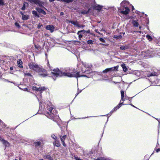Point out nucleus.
Returning a JSON list of instances; mask_svg holds the SVG:
<instances>
[{
  "label": "nucleus",
  "mask_w": 160,
  "mask_h": 160,
  "mask_svg": "<svg viewBox=\"0 0 160 160\" xmlns=\"http://www.w3.org/2000/svg\"><path fill=\"white\" fill-rule=\"evenodd\" d=\"M55 28L52 25H47L46 26V29L47 30H49L51 32H52L54 30Z\"/></svg>",
  "instance_id": "1a4fd4ad"
},
{
  "label": "nucleus",
  "mask_w": 160,
  "mask_h": 160,
  "mask_svg": "<svg viewBox=\"0 0 160 160\" xmlns=\"http://www.w3.org/2000/svg\"><path fill=\"white\" fill-rule=\"evenodd\" d=\"M115 38L117 39H121L122 37L121 35H119L118 36H116Z\"/></svg>",
  "instance_id": "72a5a7b5"
},
{
  "label": "nucleus",
  "mask_w": 160,
  "mask_h": 160,
  "mask_svg": "<svg viewBox=\"0 0 160 160\" xmlns=\"http://www.w3.org/2000/svg\"><path fill=\"white\" fill-rule=\"evenodd\" d=\"M62 13H63V12H61V14H62Z\"/></svg>",
  "instance_id": "69168bd1"
},
{
  "label": "nucleus",
  "mask_w": 160,
  "mask_h": 160,
  "mask_svg": "<svg viewBox=\"0 0 160 160\" xmlns=\"http://www.w3.org/2000/svg\"><path fill=\"white\" fill-rule=\"evenodd\" d=\"M28 19V17L25 15H23L22 16V19L23 20H27Z\"/></svg>",
  "instance_id": "a878e982"
},
{
  "label": "nucleus",
  "mask_w": 160,
  "mask_h": 160,
  "mask_svg": "<svg viewBox=\"0 0 160 160\" xmlns=\"http://www.w3.org/2000/svg\"><path fill=\"white\" fill-rule=\"evenodd\" d=\"M26 4L28 5V3L26 2H24L23 5V6L21 8L22 10H24L25 9V6Z\"/></svg>",
  "instance_id": "5701e85b"
},
{
  "label": "nucleus",
  "mask_w": 160,
  "mask_h": 160,
  "mask_svg": "<svg viewBox=\"0 0 160 160\" xmlns=\"http://www.w3.org/2000/svg\"><path fill=\"white\" fill-rule=\"evenodd\" d=\"M78 35V38L80 40L81 39V38L82 37V35L81 34H79V33Z\"/></svg>",
  "instance_id": "79ce46f5"
},
{
  "label": "nucleus",
  "mask_w": 160,
  "mask_h": 160,
  "mask_svg": "<svg viewBox=\"0 0 160 160\" xmlns=\"http://www.w3.org/2000/svg\"><path fill=\"white\" fill-rule=\"evenodd\" d=\"M127 48H126L125 46H121L120 47V49L121 50H125L126 49H127Z\"/></svg>",
  "instance_id": "c85d7f7f"
},
{
  "label": "nucleus",
  "mask_w": 160,
  "mask_h": 160,
  "mask_svg": "<svg viewBox=\"0 0 160 160\" xmlns=\"http://www.w3.org/2000/svg\"><path fill=\"white\" fill-rule=\"evenodd\" d=\"M102 8V7L99 5L94 6L93 7L94 9L98 10V11H100Z\"/></svg>",
  "instance_id": "f8f14e48"
},
{
  "label": "nucleus",
  "mask_w": 160,
  "mask_h": 160,
  "mask_svg": "<svg viewBox=\"0 0 160 160\" xmlns=\"http://www.w3.org/2000/svg\"><path fill=\"white\" fill-rule=\"evenodd\" d=\"M132 98H133V97H128L127 98H126V99L127 100H128L129 101H131L132 100Z\"/></svg>",
  "instance_id": "58836bf2"
},
{
  "label": "nucleus",
  "mask_w": 160,
  "mask_h": 160,
  "mask_svg": "<svg viewBox=\"0 0 160 160\" xmlns=\"http://www.w3.org/2000/svg\"><path fill=\"white\" fill-rule=\"evenodd\" d=\"M18 62V67L20 68H22L23 66H22V61L20 60L19 59V60L17 62Z\"/></svg>",
  "instance_id": "dca6fc26"
},
{
  "label": "nucleus",
  "mask_w": 160,
  "mask_h": 160,
  "mask_svg": "<svg viewBox=\"0 0 160 160\" xmlns=\"http://www.w3.org/2000/svg\"><path fill=\"white\" fill-rule=\"evenodd\" d=\"M134 7L133 6H132V10L133 11L134 9Z\"/></svg>",
  "instance_id": "6e6d98bb"
},
{
  "label": "nucleus",
  "mask_w": 160,
  "mask_h": 160,
  "mask_svg": "<svg viewBox=\"0 0 160 160\" xmlns=\"http://www.w3.org/2000/svg\"><path fill=\"white\" fill-rule=\"evenodd\" d=\"M118 10H120V9L119 8Z\"/></svg>",
  "instance_id": "774afa93"
},
{
  "label": "nucleus",
  "mask_w": 160,
  "mask_h": 160,
  "mask_svg": "<svg viewBox=\"0 0 160 160\" xmlns=\"http://www.w3.org/2000/svg\"><path fill=\"white\" fill-rule=\"evenodd\" d=\"M129 104L131 105L133 107H134V108H136V107L135 106H134V105H133L132 103H130Z\"/></svg>",
  "instance_id": "09e8293b"
},
{
  "label": "nucleus",
  "mask_w": 160,
  "mask_h": 160,
  "mask_svg": "<svg viewBox=\"0 0 160 160\" xmlns=\"http://www.w3.org/2000/svg\"><path fill=\"white\" fill-rule=\"evenodd\" d=\"M53 145L57 147H59L60 146L61 144L58 140H56L53 142Z\"/></svg>",
  "instance_id": "4468645a"
},
{
  "label": "nucleus",
  "mask_w": 160,
  "mask_h": 160,
  "mask_svg": "<svg viewBox=\"0 0 160 160\" xmlns=\"http://www.w3.org/2000/svg\"><path fill=\"white\" fill-rule=\"evenodd\" d=\"M159 151H160V148H158L157 149L156 152H158Z\"/></svg>",
  "instance_id": "de8ad7c7"
},
{
  "label": "nucleus",
  "mask_w": 160,
  "mask_h": 160,
  "mask_svg": "<svg viewBox=\"0 0 160 160\" xmlns=\"http://www.w3.org/2000/svg\"><path fill=\"white\" fill-rule=\"evenodd\" d=\"M33 144L35 147H37L40 146L41 142L40 141L35 142H34Z\"/></svg>",
  "instance_id": "6ab92c4d"
},
{
  "label": "nucleus",
  "mask_w": 160,
  "mask_h": 160,
  "mask_svg": "<svg viewBox=\"0 0 160 160\" xmlns=\"http://www.w3.org/2000/svg\"><path fill=\"white\" fill-rule=\"evenodd\" d=\"M36 10L39 13H41L43 14L44 15H45L46 14V12L42 9L39 8H36Z\"/></svg>",
  "instance_id": "9b49d317"
},
{
  "label": "nucleus",
  "mask_w": 160,
  "mask_h": 160,
  "mask_svg": "<svg viewBox=\"0 0 160 160\" xmlns=\"http://www.w3.org/2000/svg\"><path fill=\"white\" fill-rule=\"evenodd\" d=\"M24 89H25L26 91H28V88H25Z\"/></svg>",
  "instance_id": "bf43d9fd"
},
{
  "label": "nucleus",
  "mask_w": 160,
  "mask_h": 160,
  "mask_svg": "<svg viewBox=\"0 0 160 160\" xmlns=\"http://www.w3.org/2000/svg\"><path fill=\"white\" fill-rule=\"evenodd\" d=\"M118 108H117V106H116V107H115L113 109H112L110 112V113L111 114H112V113H113L114 111H116Z\"/></svg>",
  "instance_id": "393cba45"
},
{
  "label": "nucleus",
  "mask_w": 160,
  "mask_h": 160,
  "mask_svg": "<svg viewBox=\"0 0 160 160\" xmlns=\"http://www.w3.org/2000/svg\"><path fill=\"white\" fill-rule=\"evenodd\" d=\"M4 140L0 136V141H1L2 142H3V140Z\"/></svg>",
  "instance_id": "49530a36"
},
{
  "label": "nucleus",
  "mask_w": 160,
  "mask_h": 160,
  "mask_svg": "<svg viewBox=\"0 0 160 160\" xmlns=\"http://www.w3.org/2000/svg\"><path fill=\"white\" fill-rule=\"evenodd\" d=\"M32 13L34 15H35V16L36 17H39V14H38L37 12L35 11H32Z\"/></svg>",
  "instance_id": "b1692460"
},
{
  "label": "nucleus",
  "mask_w": 160,
  "mask_h": 160,
  "mask_svg": "<svg viewBox=\"0 0 160 160\" xmlns=\"http://www.w3.org/2000/svg\"><path fill=\"white\" fill-rule=\"evenodd\" d=\"M32 89L33 91H40L41 93L42 91L46 90V88L45 87L38 88L36 86H33L32 87Z\"/></svg>",
  "instance_id": "423d86ee"
},
{
  "label": "nucleus",
  "mask_w": 160,
  "mask_h": 160,
  "mask_svg": "<svg viewBox=\"0 0 160 160\" xmlns=\"http://www.w3.org/2000/svg\"><path fill=\"white\" fill-rule=\"evenodd\" d=\"M0 123H1V124H2L3 125V126H4V127H5L6 126V125L2 121H1L0 119Z\"/></svg>",
  "instance_id": "e433bc0d"
},
{
  "label": "nucleus",
  "mask_w": 160,
  "mask_h": 160,
  "mask_svg": "<svg viewBox=\"0 0 160 160\" xmlns=\"http://www.w3.org/2000/svg\"><path fill=\"white\" fill-rule=\"evenodd\" d=\"M119 103H121V105H126L127 104H124L123 102H120Z\"/></svg>",
  "instance_id": "8fccbe9b"
},
{
  "label": "nucleus",
  "mask_w": 160,
  "mask_h": 160,
  "mask_svg": "<svg viewBox=\"0 0 160 160\" xmlns=\"http://www.w3.org/2000/svg\"><path fill=\"white\" fill-rule=\"evenodd\" d=\"M142 28V27L140 26L139 27V29H141V28Z\"/></svg>",
  "instance_id": "680f3d73"
},
{
  "label": "nucleus",
  "mask_w": 160,
  "mask_h": 160,
  "mask_svg": "<svg viewBox=\"0 0 160 160\" xmlns=\"http://www.w3.org/2000/svg\"><path fill=\"white\" fill-rule=\"evenodd\" d=\"M40 160H43L42 159H40Z\"/></svg>",
  "instance_id": "0e129e2a"
},
{
  "label": "nucleus",
  "mask_w": 160,
  "mask_h": 160,
  "mask_svg": "<svg viewBox=\"0 0 160 160\" xmlns=\"http://www.w3.org/2000/svg\"><path fill=\"white\" fill-rule=\"evenodd\" d=\"M27 1L31 3L38 5L40 7H43V5L44 4V2L41 1L40 0H27Z\"/></svg>",
  "instance_id": "20e7f679"
},
{
  "label": "nucleus",
  "mask_w": 160,
  "mask_h": 160,
  "mask_svg": "<svg viewBox=\"0 0 160 160\" xmlns=\"http://www.w3.org/2000/svg\"><path fill=\"white\" fill-rule=\"evenodd\" d=\"M121 67L123 69V71L124 72H126L128 71V68L126 66V65L125 64L123 63L121 65Z\"/></svg>",
  "instance_id": "a211bd4d"
},
{
  "label": "nucleus",
  "mask_w": 160,
  "mask_h": 160,
  "mask_svg": "<svg viewBox=\"0 0 160 160\" xmlns=\"http://www.w3.org/2000/svg\"><path fill=\"white\" fill-rule=\"evenodd\" d=\"M118 66L110 68H108L106 69L105 70H103V73H107L110 71H118Z\"/></svg>",
  "instance_id": "0eeeda50"
},
{
  "label": "nucleus",
  "mask_w": 160,
  "mask_h": 160,
  "mask_svg": "<svg viewBox=\"0 0 160 160\" xmlns=\"http://www.w3.org/2000/svg\"><path fill=\"white\" fill-rule=\"evenodd\" d=\"M2 143L6 147H9L10 144L8 142L5 140H3Z\"/></svg>",
  "instance_id": "aec40b11"
},
{
  "label": "nucleus",
  "mask_w": 160,
  "mask_h": 160,
  "mask_svg": "<svg viewBox=\"0 0 160 160\" xmlns=\"http://www.w3.org/2000/svg\"><path fill=\"white\" fill-rule=\"evenodd\" d=\"M87 42L88 44H93V41L92 40H88L87 41Z\"/></svg>",
  "instance_id": "cd10ccee"
},
{
  "label": "nucleus",
  "mask_w": 160,
  "mask_h": 160,
  "mask_svg": "<svg viewBox=\"0 0 160 160\" xmlns=\"http://www.w3.org/2000/svg\"><path fill=\"white\" fill-rule=\"evenodd\" d=\"M146 38L149 41H152V38L151 36L149 34H147L146 35Z\"/></svg>",
  "instance_id": "4be33fe9"
},
{
  "label": "nucleus",
  "mask_w": 160,
  "mask_h": 160,
  "mask_svg": "<svg viewBox=\"0 0 160 160\" xmlns=\"http://www.w3.org/2000/svg\"><path fill=\"white\" fill-rule=\"evenodd\" d=\"M122 105H121V103H119L117 106V108H118V109Z\"/></svg>",
  "instance_id": "37998d69"
},
{
  "label": "nucleus",
  "mask_w": 160,
  "mask_h": 160,
  "mask_svg": "<svg viewBox=\"0 0 160 160\" xmlns=\"http://www.w3.org/2000/svg\"><path fill=\"white\" fill-rule=\"evenodd\" d=\"M62 135H60V138L63 145L65 147H66V145L65 142V140L67 138V135L63 134V131H62Z\"/></svg>",
  "instance_id": "39448f33"
},
{
  "label": "nucleus",
  "mask_w": 160,
  "mask_h": 160,
  "mask_svg": "<svg viewBox=\"0 0 160 160\" xmlns=\"http://www.w3.org/2000/svg\"><path fill=\"white\" fill-rule=\"evenodd\" d=\"M42 26V25L40 23H39L38 24V28L39 29V28H41V27Z\"/></svg>",
  "instance_id": "a19ab883"
},
{
  "label": "nucleus",
  "mask_w": 160,
  "mask_h": 160,
  "mask_svg": "<svg viewBox=\"0 0 160 160\" xmlns=\"http://www.w3.org/2000/svg\"><path fill=\"white\" fill-rule=\"evenodd\" d=\"M45 159H48L49 160H53L52 158L50 155L47 154L44 156Z\"/></svg>",
  "instance_id": "2eb2a0df"
},
{
  "label": "nucleus",
  "mask_w": 160,
  "mask_h": 160,
  "mask_svg": "<svg viewBox=\"0 0 160 160\" xmlns=\"http://www.w3.org/2000/svg\"><path fill=\"white\" fill-rule=\"evenodd\" d=\"M48 65V67H50V64H49V62H48V65Z\"/></svg>",
  "instance_id": "13d9d810"
},
{
  "label": "nucleus",
  "mask_w": 160,
  "mask_h": 160,
  "mask_svg": "<svg viewBox=\"0 0 160 160\" xmlns=\"http://www.w3.org/2000/svg\"><path fill=\"white\" fill-rule=\"evenodd\" d=\"M28 66L30 69L32 70L34 72L38 73L39 76L44 78L48 76L47 70L42 68V66L33 62L29 63Z\"/></svg>",
  "instance_id": "f03ea898"
},
{
  "label": "nucleus",
  "mask_w": 160,
  "mask_h": 160,
  "mask_svg": "<svg viewBox=\"0 0 160 160\" xmlns=\"http://www.w3.org/2000/svg\"><path fill=\"white\" fill-rule=\"evenodd\" d=\"M81 92V91H80L79 92H77V95H78L79 93H80V92Z\"/></svg>",
  "instance_id": "4d7b16f0"
},
{
  "label": "nucleus",
  "mask_w": 160,
  "mask_h": 160,
  "mask_svg": "<svg viewBox=\"0 0 160 160\" xmlns=\"http://www.w3.org/2000/svg\"><path fill=\"white\" fill-rule=\"evenodd\" d=\"M90 10V8H89L87 11H86L84 10H83L81 11V13L82 14H88Z\"/></svg>",
  "instance_id": "412c9836"
},
{
  "label": "nucleus",
  "mask_w": 160,
  "mask_h": 160,
  "mask_svg": "<svg viewBox=\"0 0 160 160\" xmlns=\"http://www.w3.org/2000/svg\"><path fill=\"white\" fill-rule=\"evenodd\" d=\"M53 109L52 107L49 108V112H47L46 113V116L49 118L52 119L54 121H56L59 117L58 115L54 114L53 113Z\"/></svg>",
  "instance_id": "7ed1b4c3"
},
{
  "label": "nucleus",
  "mask_w": 160,
  "mask_h": 160,
  "mask_svg": "<svg viewBox=\"0 0 160 160\" xmlns=\"http://www.w3.org/2000/svg\"><path fill=\"white\" fill-rule=\"evenodd\" d=\"M79 26L78 27V28H81V27L83 28L85 26L84 25H80L79 24Z\"/></svg>",
  "instance_id": "c03bdc74"
},
{
  "label": "nucleus",
  "mask_w": 160,
  "mask_h": 160,
  "mask_svg": "<svg viewBox=\"0 0 160 160\" xmlns=\"http://www.w3.org/2000/svg\"><path fill=\"white\" fill-rule=\"evenodd\" d=\"M77 160H82L81 159H80V158H79L78 159H77Z\"/></svg>",
  "instance_id": "e2e57ef3"
},
{
  "label": "nucleus",
  "mask_w": 160,
  "mask_h": 160,
  "mask_svg": "<svg viewBox=\"0 0 160 160\" xmlns=\"http://www.w3.org/2000/svg\"><path fill=\"white\" fill-rule=\"evenodd\" d=\"M99 40L103 42H105V40L103 38H99Z\"/></svg>",
  "instance_id": "c9c22d12"
},
{
  "label": "nucleus",
  "mask_w": 160,
  "mask_h": 160,
  "mask_svg": "<svg viewBox=\"0 0 160 160\" xmlns=\"http://www.w3.org/2000/svg\"><path fill=\"white\" fill-rule=\"evenodd\" d=\"M51 137L52 138H53V139H55V140H57V138L56 137V136L54 134H52L51 136Z\"/></svg>",
  "instance_id": "2f4dec72"
},
{
  "label": "nucleus",
  "mask_w": 160,
  "mask_h": 160,
  "mask_svg": "<svg viewBox=\"0 0 160 160\" xmlns=\"http://www.w3.org/2000/svg\"><path fill=\"white\" fill-rule=\"evenodd\" d=\"M15 25L18 28H19L20 27V25H19V24L18 22H16L15 23Z\"/></svg>",
  "instance_id": "ea45409f"
},
{
  "label": "nucleus",
  "mask_w": 160,
  "mask_h": 160,
  "mask_svg": "<svg viewBox=\"0 0 160 160\" xmlns=\"http://www.w3.org/2000/svg\"><path fill=\"white\" fill-rule=\"evenodd\" d=\"M20 13L22 14V16L23 15H24L23 13L21 11H20Z\"/></svg>",
  "instance_id": "603ef678"
},
{
  "label": "nucleus",
  "mask_w": 160,
  "mask_h": 160,
  "mask_svg": "<svg viewBox=\"0 0 160 160\" xmlns=\"http://www.w3.org/2000/svg\"><path fill=\"white\" fill-rule=\"evenodd\" d=\"M10 69L11 70H13V67H10Z\"/></svg>",
  "instance_id": "864d4df0"
},
{
  "label": "nucleus",
  "mask_w": 160,
  "mask_h": 160,
  "mask_svg": "<svg viewBox=\"0 0 160 160\" xmlns=\"http://www.w3.org/2000/svg\"><path fill=\"white\" fill-rule=\"evenodd\" d=\"M25 76H27L29 77H32V75L30 73H27L25 74Z\"/></svg>",
  "instance_id": "f704fd0d"
},
{
  "label": "nucleus",
  "mask_w": 160,
  "mask_h": 160,
  "mask_svg": "<svg viewBox=\"0 0 160 160\" xmlns=\"http://www.w3.org/2000/svg\"><path fill=\"white\" fill-rule=\"evenodd\" d=\"M68 22L72 23L74 25L76 26L77 27H79V24L78 23V22L77 21H73L72 20H68Z\"/></svg>",
  "instance_id": "ddd939ff"
},
{
  "label": "nucleus",
  "mask_w": 160,
  "mask_h": 160,
  "mask_svg": "<svg viewBox=\"0 0 160 160\" xmlns=\"http://www.w3.org/2000/svg\"><path fill=\"white\" fill-rule=\"evenodd\" d=\"M79 158L78 157H75V158L76 160L79 159Z\"/></svg>",
  "instance_id": "3c124183"
},
{
  "label": "nucleus",
  "mask_w": 160,
  "mask_h": 160,
  "mask_svg": "<svg viewBox=\"0 0 160 160\" xmlns=\"http://www.w3.org/2000/svg\"><path fill=\"white\" fill-rule=\"evenodd\" d=\"M125 101V96L124 97H122L121 98V99L120 100V102L122 101L123 102Z\"/></svg>",
  "instance_id": "4c0bfd02"
},
{
  "label": "nucleus",
  "mask_w": 160,
  "mask_h": 160,
  "mask_svg": "<svg viewBox=\"0 0 160 160\" xmlns=\"http://www.w3.org/2000/svg\"><path fill=\"white\" fill-rule=\"evenodd\" d=\"M86 32L87 33H90V30H88L87 31H86Z\"/></svg>",
  "instance_id": "a18cd8bd"
},
{
  "label": "nucleus",
  "mask_w": 160,
  "mask_h": 160,
  "mask_svg": "<svg viewBox=\"0 0 160 160\" xmlns=\"http://www.w3.org/2000/svg\"><path fill=\"white\" fill-rule=\"evenodd\" d=\"M86 32V31L85 30H84V29L82 30L78 31L77 32V34H79V33H80V32L85 33V32Z\"/></svg>",
  "instance_id": "7c9ffc66"
},
{
  "label": "nucleus",
  "mask_w": 160,
  "mask_h": 160,
  "mask_svg": "<svg viewBox=\"0 0 160 160\" xmlns=\"http://www.w3.org/2000/svg\"><path fill=\"white\" fill-rule=\"evenodd\" d=\"M125 9V10L123 11H120L119 12L120 13L123 14L124 15H127L128 14L130 11V9L128 7H124Z\"/></svg>",
  "instance_id": "6e6552de"
},
{
  "label": "nucleus",
  "mask_w": 160,
  "mask_h": 160,
  "mask_svg": "<svg viewBox=\"0 0 160 160\" xmlns=\"http://www.w3.org/2000/svg\"><path fill=\"white\" fill-rule=\"evenodd\" d=\"M120 92L121 93V97H124V92L123 90H121Z\"/></svg>",
  "instance_id": "c756f323"
},
{
  "label": "nucleus",
  "mask_w": 160,
  "mask_h": 160,
  "mask_svg": "<svg viewBox=\"0 0 160 160\" xmlns=\"http://www.w3.org/2000/svg\"><path fill=\"white\" fill-rule=\"evenodd\" d=\"M51 74H52L51 77L54 81L56 80V78L59 77L65 76L70 78L74 77L77 78L81 77H88L86 75H80V72H77L74 68L68 69L65 70V72H63L58 68H56L52 70V72H51Z\"/></svg>",
  "instance_id": "f257e3e1"
},
{
  "label": "nucleus",
  "mask_w": 160,
  "mask_h": 160,
  "mask_svg": "<svg viewBox=\"0 0 160 160\" xmlns=\"http://www.w3.org/2000/svg\"><path fill=\"white\" fill-rule=\"evenodd\" d=\"M55 0H49V1L50 2H52L54 1Z\"/></svg>",
  "instance_id": "052dcab7"
},
{
  "label": "nucleus",
  "mask_w": 160,
  "mask_h": 160,
  "mask_svg": "<svg viewBox=\"0 0 160 160\" xmlns=\"http://www.w3.org/2000/svg\"><path fill=\"white\" fill-rule=\"evenodd\" d=\"M132 23L134 27H138V26L139 24L137 21L133 20L132 21Z\"/></svg>",
  "instance_id": "f3484780"
},
{
  "label": "nucleus",
  "mask_w": 160,
  "mask_h": 160,
  "mask_svg": "<svg viewBox=\"0 0 160 160\" xmlns=\"http://www.w3.org/2000/svg\"><path fill=\"white\" fill-rule=\"evenodd\" d=\"M4 0H0V5L3 6L5 5V3H4Z\"/></svg>",
  "instance_id": "bb28decb"
},
{
  "label": "nucleus",
  "mask_w": 160,
  "mask_h": 160,
  "mask_svg": "<svg viewBox=\"0 0 160 160\" xmlns=\"http://www.w3.org/2000/svg\"><path fill=\"white\" fill-rule=\"evenodd\" d=\"M101 44L103 45H105L106 46H108L109 45L108 44Z\"/></svg>",
  "instance_id": "5fc2aeb1"
},
{
  "label": "nucleus",
  "mask_w": 160,
  "mask_h": 160,
  "mask_svg": "<svg viewBox=\"0 0 160 160\" xmlns=\"http://www.w3.org/2000/svg\"><path fill=\"white\" fill-rule=\"evenodd\" d=\"M73 3L76 5H79L80 4H84L85 2L83 0H75Z\"/></svg>",
  "instance_id": "9d476101"
},
{
  "label": "nucleus",
  "mask_w": 160,
  "mask_h": 160,
  "mask_svg": "<svg viewBox=\"0 0 160 160\" xmlns=\"http://www.w3.org/2000/svg\"><path fill=\"white\" fill-rule=\"evenodd\" d=\"M155 75V73H151L148 74V77H150V76H154Z\"/></svg>",
  "instance_id": "473e14b6"
},
{
  "label": "nucleus",
  "mask_w": 160,
  "mask_h": 160,
  "mask_svg": "<svg viewBox=\"0 0 160 160\" xmlns=\"http://www.w3.org/2000/svg\"><path fill=\"white\" fill-rule=\"evenodd\" d=\"M15 160H18L17 159H15Z\"/></svg>",
  "instance_id": "338daca9"
}]
</instances>
